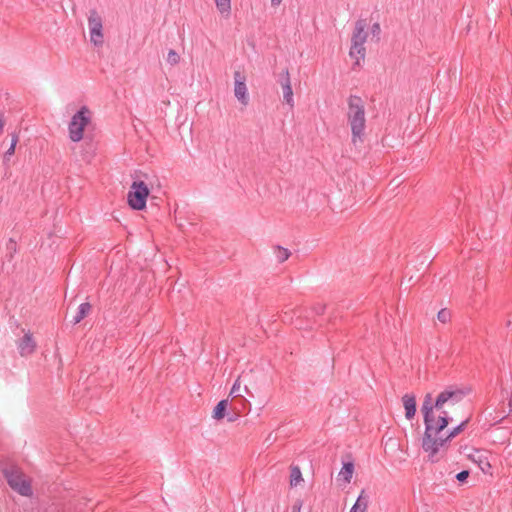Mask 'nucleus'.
Returning a JSON list of instances; mask_svg holds the SVG:
<instances>
[{"mask_svg":"<svg viewBox=\"0 0 512 512\" xmlns=\"http://www.w3.org/2000/svg\"><path fill=\"white\" fill-rule=\"evenodd\" d=\"M354 473V464L352 462L343 463L342 469L338 474V478L345 483H350Z\"/></svg>","mask_w":512,"mask_h":512,"instance_id":"obj_14","label":"nucleus"},{"mask_svg":"<svg viewBox=\"0 0 512 512\" xmlns=\"http://www.w3.org/2000/svg\"><path fill=\"white\" fill-rule=\"evenodd\" d=\"M347 122L351 129L352 143L357 144L363 141L366 130V113L363 100L351 95L347 101Z\"/></svg>","mask_w":512,"mask_h":512,"instance_id":"obj_2","label":"nucleus"},{"mask_svg":"<svg viewBox=\"0 0 512 512\" xmlns=\"http://www.w3.org/2000/svg\"><path fill=\"white\" fill-rule=\"evenodd\" d=\"M36 343L30 333H26L18 343V349L22 356H27L33 353Z\"/></svg>","mask_w":512,"mask_h":512,"instance_id":"obj_11","label":"nucleus"},{"mask_svg":"<svg viewBox=\"0 0 512 512\" xmlns=\"http://www.w3.org/2000/svg\"><path fill=\"white\" fill-rule=\"evenodd\" d=\"M302 473L299 467L294 466L290 472V485L295 487L302 481Z\"/></svg>","mask_w":512,"mask_h":512,"instance_id":"obj_18","label":"nucleus"},{"mask_svg":"<svg viewBox=\"0 0 512 512\" xmlns=\"http://www.w3.org/2000/svg\"><path fill=\"white\" fill-rule=\"evenodd\" d=\"M405 408V416L408 420L412 419L416 413V399L414 395L405 394L402 397Z\"/></svg>","mask_w":512,"mask_h":512,"instance_id":"obj_13","label":"nucleus"},{"mask_svg":"<svg viewBox=\"0 0 512 512\" xmlns=\"http://www.w3.org/2000/svg\"><path fill=\"white\" fill-rule=\"evenodd\" d=\"M367 23L365 20L360 19L355 23V29L351 38V48L349 55L355 59V65H360V61L364 59L366 54L365 42L367 39V32L365 31Z\"/></svg>","mask_w":512,"mask_h":512,"instance_id":"obj_4","label":"nucleus"},{"mask_svg":"<svg viewBox=\"0 0 512 512\" xmlns=\"http://www.w3.org/2000/svg\"><path fill=\"white\" fill-rule=\"evenodd\" d=\"M234 95L243 106L248 105L249 95L246 86V79L239 71L234 73Z\"/></svg>","mask_w":512,"mask_h":512,"instance_id":"obj_9","label":"nucleus"},{"mask_svg":"<svg viewBox=\"0 0 512 512\" xmlns=\"http://www.w3.org/2000/svg\"><path fill=\"white\" fill-rule=\"evenodd\" d=\"M465 397V392L458 388H448L442 391L436 398L435 402L432 401V396L427 394L424 398L421 411L424 417L426 446L429 448L430 437L435 433H442L448 426L452 418L449 416L447 407L454 406L461 402Z\"/></svg>","mask_w":512,"mask_h":512,"instance_id":"obj_1","label":"nucleus"},{"mask_svg":"<svg viewBox=\"0 0 512 512\" xmlns=\"http://www.w3.org/2000/svg\"><path fill=\"white\" fill-rule=\"evenodd\" d=\"M508 408H509L508 412L506 415L503 416V418L512 413V398H510V400H509Z\"/></svg>","mask_w":512,"mask_h":512,"instance_id":"obj_28","label":"nucleus"},{"mask_svg":"<svg viewBox=\"0 0 512 512\" xmlns=\"http://www.w3.org/2000/svg\"><path fill=\"white\" fill-rule=\"evenodd\" d=\"M437 318L438 320L441 322V323H446L450 320L451 318V313L449 310L447 309H442L438 312L437 314Z\"/></svg>","mask_w":512,"mask_h":512,"instance_id":"obj_23","label":"nucleus"},{"mask_svg":"<svg viewBox=\"0 0 512 512\" xmlns=\"http://www.w3.org/2000/svg\"><path fill=\"white\" fill-rule=\"evenodd\" d=\"M180 60V57L178 55V53L174 50H170L168 52V55H167V58H166V61L170 64V65H175L179 62Z\"/></svg>","mask_w":512,"mask_h":512,"instance_id":"obj_22","label":"nucleus"},{"mask_svg":"<svg viewBox=\"0 0 512 512\" xmlns=\"http://www.w3.org/2000/svg\"><path fill=\"white\" fill-rule=\"evenodd\" d=\"M239 388H240L239 384L237 382H235L231 389V394L238 395Z\"/></svg>","mask_w":512,"mask_h":512,"instance_id":"obj_27","label":"nucleus"},{"mask_svg":"<svg viewBox=\"0 0 512 512\" xmlns=\"http://www.w3.org/2000/svg\"><path fill=\"white\" fill-rule=\"evenodd\" d=\"M468 419L462 421L459 425L449 431L443 430L442 433H435L430 437L429 448L426 446V436L422 437V449L428 455V459L431 462H438L442 457V449L447 445L449 441L459 435L466 427Z\"/></svg>","mask_w":512,"mask_h":512,"instance_id":"obj_3","label":"nucleus"},{"mask_svg":"<svg viewBox=\"0 0 512 512\" xmlns=\"http://www.w3.org/2000/svg\"><path fill=\"white\" fill-rule=\"evenodd\" d=\"M275 256L279 262H284L289 258L290 252L286 248L277 247L275 249Z\"/></svg>","mask_w":512,"mask_h":512,"instance_id":"obj_20","label":"nucleus"},{"mask_svg":"<svg viewBox=\"0 0 512 512\" xmlns=\"http://www.w3.org/2000/svg\"><path fill=\"white\" fill-rule=\"evenodd\" d=\"M149 188L143 181H134L127 195V202L134 210H142L146 207Z\"/></svg>","mask_w":512,"mask_h":512,"instance_id":"obj_7","label":"nucleus"},{"mask_svg":"<svg viewBox=\"0 0 512 512\" xmlns=\"http://www.w3.org/2000/svg\"><path fill=\"white\" fill-rule=\"evenodd\" d=\"M90 310H91V305L88 302L80 304L75 316L72 319V322L74 324L80 323L86 317V315L90 312Z\"/></svg>","mask_w":512,"mask_h":512,"instance_id":"obj_17","label":"nucleus"},{"mask_svg":"<svg viewBox=\"0 0 512 512\" xmlns=\"http://www.w3.org/2000/svg\"><path fill=\"white\" fill-rule=\"evenodd\" d=\"M226 407H227L226 400H221L220 402H218V404L214 408V418L222 419L225 415Z\"/></svg>","mask_w":512,"mask_h":512,"instance_id":"obj_19","label":"nucleus"},{"mask_svg":"<svg viewBox=\"0 0 512 512\" xmlns=\"http://www.w3.org/2000/svg\"><path fill=\"white\" fill-rule=\"evenodd\" d=\"M368 497L364 495V491L358 496L355 504L350 509V512H365L368 507Z\"/></svg>","mask_w":512,"mask_h":512,"instance_id":"obj_16","label":"nucleus"},{"mask_svg":"<svg viewBox=\"0 0 512 512\" xmlns=\"http://www.w3.org/2000/svg\"><path fill=\"white\" fill-rule=\"evenodd\" d=\"M292 512H300V505H294Z\"/></svg>","mask_w":512,"mask_h":512,"instance_id":"obj_30","label":"nucleus"},{"mask_svg":"<svg viewBox=\"0 0 512 512\" xmlns=\"http://www.w3.org/2000/svg\"><path fill=\"white\" fill-rule=\"evenodd\" d=\"M468 476H469V471L463 470L456 474V479L459 482H464L468 478Z\"/></svg>","mask_w":512,"mask_h":512,"instance_id":"obj_24","label":"nucleus"},{"mask_svg":"<svg viewBox=\"0 0 512 512\" xmlns=\"http://www.w3.org/2000/svg\"><path fill=\"white\" fill-rule=\"evenodd\" d=\"M470 458L473 462L478 464V467L484 472L487 473L488 470L491 468V465L488 461V458L484 451L481 450H475L471 455Z\"/></svg>","mask_w":512,"mask_h":512,"instance_id":"obj_12","label":"nucleus"},{"mask_svg":"<svg viewBox=\"0 0 512 512\" xmlns=\"http://www.w3.org/2000/svg\"><path fill=\"white\" fill-rule=\"evenodd\" d=\"M17 143H18V136L13 134L12 135V139H11L10 147L8 148V150L4 154V159L5 160H8L15 153V148H16Z\"/></svg>","mask_w":512,"mask_h":512,"instance_id":"obj_21","label":"nucleus"},{"mask_svg":"<svg viewBox=\"0 0 512 512\" xmlns=\"http://www.w3.org/2000/svg\"><path fill=\"white\" fill-rule=\"evenodd\" d=\"M16 242L13 241L12 239L9 240L8 244H7V249L10 251V253L12 252H15L16 251Z\"/></svg>","mask_w":512,"mask_h":512,"instance_id":"obj_26","label":"nucleus"},{"mask_svg":"<svg viewBox=\"0 0 512 512\" xmlns=\"http://www.w3.org/2000/svg\"><path fill=\"white\" fill-rule=\"evenodd\" d=\"M3 473L9 486L14 491L22 496H30L32 494L30 482L16 466L6 467Z\"/></svg>","mask_w":512,"mask_h":512,"instance_id":"obj_6","label":"nucleus"},{"mask_svg":"<svg viewBox=\"0 0 512 512\" xmlns=\"http://www.w3.org/2000/svg\"><path fill=\"white\" fill-rule=\"evenodd\" d=\"M91 122V112L86 107H81L71 118L69 123V137L73 142H79L83 138L86 126Z\"/></svg>","mask_w":512,"mask_h":512,"instance_id":"obj_5","label":"nucleus"},{"mask_svg":"<svg viewBox=\"0 0 512 512\" xmlns=\"http://www.w3.org/2000/svg\"><path fill=\"white\" fill-rule=\"evenodd\" d=\"M88 30L91 43L100 47L104 43L103 23L100 15L95 11H91L88 17Z\"/></svg>","mask_w":512,"mask_h":512,"instance_id":"obj_8","label":"nucleus"},{"mask_svg":"<svg viewBox=\"0 0 512 512\" xmlns=\"http://www.w3.org/2000/svg\"><path fill=\"white\" fill-rule=\"evenodd\" d=\"M282 0H271L272 6H279L281 4Z\"/></svg>","mask_w":512,"mask_h":512,"instance_id":"obj_29","label":"nucleus"},{"mask_svg":"<svg viewBox=\"0 0 512 512\" xmlns=\"http://www.w3.org/2000/svg\"><path fill=\"white\" fill-rule=\"evenodd\" d=\"M279 84L283 91V101L288 104L291 108L294 107L293 90L291 86V80L288 70H285L280 76Z\"/></svg>","mask_w":512,"mask_h":512,"instance_id":"obj_10","label":"nucleus"},{"mask_svg":"<svg viewBox=\"0 0 512 512\" xmlns=\"http://www.w3.org/2000/svg\"><path fill=\"white\" fill-rule=\"evenodd\" d=\"M380 32V25L378 23H374L371 27V33L373 34V36L379 37Z\"/></svg>","mask_w":512,"mask_h":512,"instance_id":"obj_25","label":"nucleus"},{"mask_svg":"<svg viewBox=\"0 0 512 512\" xmlns=\"http://www.w3.org/2000/svg\"><path fill=\"white\" fill-rule=\"evenodd\" d=\"M218 12L224 18H229L231 14V0H214Z\"/></svg>","mask_w":512,"mask_h":512,"instance_id":"obj_15","label":"nucleus"}]
</instances>
